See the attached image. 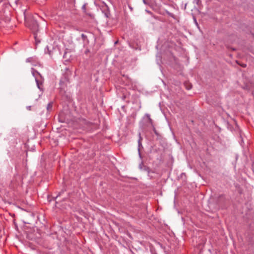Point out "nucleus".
I'll return each instance as SVG.
<instances>
[{"label": "nucleus", "mask_w": 254, "mask_h": 254, "mask_svg": "<svg viewBox=\"0 0 254 254\" xmlns=\"http://www.w3.org/2000/svg\"><path fill=\"white\" fill-rule=\"evenodd\" d=\"M24 21L25 26L33 33L36 43H40V40L38 39L37 33L39 31V24L34 19V17H24Z\"/></svg>", "instance_id": "1"}, {"label": "nucleus", "mask_w": 254, "mask_h": 254, "mask_svg": "<svg viewBox=\"0 0 254 254\" xmlns=\"http://www.w3.org/2000/svg\"><path fill=\"white\" fill-rule=\"evenodd\" d=\"M101 9L103 12L104 13L105 16H109L110 15L109 8L107 5L105 3H104V5L102 6Z\"/></svg>", "instance_id": "2"}, {"label": "nucleus", "mask_w": 254, "mask_h": 254, "mask_svg": "<svg viewBox=\"0 0 254 254\" xmlns=\"http://www.w3.org/2000/svg\"><path fill=\"white\" fill-rule=\"evenodd\" d=\"M17 176H18V175L14 176V179H13L12 181H11V182L10 183V188H11L12 189H14L18 185V184L17 183V182L16 181V178H17Z\"/></svg>", "instance_id": "3"}, {"label": "nucleus", "mask_w": 254, "mask_h": 254, "mask_svg": "<svg viewBox=\"0 0 254 254\" xmlns=\"http://www.w3.org/2000/svg\"><path fill=\"white\" fill-rule=\"evenodd\" d=\"M35 80H36V84H37V87H38V88L40 90H42L43 80L38 79L37 78V77L35 78Z\"/></svg>", "instance_id": "4"}, {"label": "nucleus", "mask_w": 254, "mask_h": 254, "mask_svg": "<svg viewBox=\"0 0 254 254\" xmlns=\"http://www.w3.org/2000/svg\"><path fill=\"white\" fill-rule=\"evenodd\" d=\"M225 195L223 194L220 195L219 196L218 200H217V203L218 204H220L221 202H224L225 201Z\"/></svg>", "instance_id": "5"}, {"label": "nucleus", "mask_w": 254, "mask_h": 254, "mask_svg": "<svg viewBox=\"0 0 254 254\" xmlns=\"http://www.w3.org/2000/svg\"><path fill=\"white\" fill-rule=\"evenodd\" d=\"M26 61L27 62H29V63H32L34 65H36V63H37L36 59L35 58H34V57H30V58H28L26 60Z\"/></svg>", "instance_id": "6"}, {"label": "nucleus", "mask_w": 254, "mask_h": 254, "mask_svg": "<svg viewBox=\"0 0 254 254\" xmlns=\"http://www.w3.org/2000/svg\"><path fill=\"white\" fill-rule=\"evenodd\" d=\"M32 74L34 76H36V74H37L41 78H42L41 75L40 74V73L37 71H36V70H35L34 68H32ZM36 77H35L36 78Z\"/></svg>", "instance_id": "7"}, {"label": "nucleus", "mask_w": 254, "mask_h": 254, "mask_svg": "<svg viewBox=\"0 0 254 254\" xmlns=\"http://www.w3.org/2000/svg\"><path fill=\"white\" fill-rule=\"evenodd\" d=\"M146 116L147 117V118L148 119L149 123L150 124L151 126L152 127H153V126H154L153 122L152 120L150 118L149 115L146 114Z\"/></svg>", "instance_id": "8"}, {"label": "nucleus", "mask_w": 254, "mask_h": 254, "mask_svg": "<svg viewBox=\"0 0 254 254\" xmlns=\"http://www.w3.org/2000/svg\"><path fill=\"white\" fill-rule=\"evenodd\" d=\"M52 107H53V103L50 102L48 104L47 109L48 111H50L52 110Z\"/></svg>", "instance_id": "9"}, {"label": "nucleus", "mask_w": 254, "mask_h": 254, "mask_svg": "<svg viewBox=\"0 0 254 254\" xmlns=\"http://www.w3.org/2000/svg\"><path fill=\"white\" fill-rule=\"evenodd\" d=\"M236 63L243 67H246L247 66V64H240L238 61H236Z\"/></svg>", "instance_id": "10"}, {"label": "nucleus", "mask_w": 254, "mask_h": 254, "mask_svg": "<svg viewBox=\"0 0 254 254\" xmlns=\"http://www.w3.org/2000/svg\"><path fill=\"white\" fill-rule=\"evenodd\" d=\"M153 127V131H154V133H155L156 134L158 135V132H157V130H156V128H155L154 126H153V127Z\"/></svg>", "instance_id": "11"}, {"label": "nucleus", "mask_w": 254, "mask_h": 254, "mask_svg": "<svg viewBox=\"0 0 254 254\" xmlns=\"http://www.w3.org/2000/svg\"><path fill=\"white\" fill-rule=\"evenodd\" d=\"M86 5V4H84L82 6V9L84 10V12H85Z\"/></svg>", "instance_id": "12"}, {"label": "nucleus", "mask_w": 254, "mask_h": 254, "mask_svg": "<svg viewBox=\"0 0 254 254\" xmlns=\"http://www.w3.org/2000/svg\"><path fill=\"white\" fill-rule=\"evenodd\" d=\"M193 20H194V22L195 23L196 25L197 26H198V23H197V22L196 21V19L195 18V17H193Z\"/></svg>", "instance_id": "13"}, {"label": "nucleus", "mask_w": 254, "mask_h": 254, "mask_svg": "<svg viewBox=\"0 0 254 254\" xmlns=\"http://www.w3.org/2000/svg\"><path fill=\"white\" fill-rule=\"evenodd\" d=\"M191 85H188V86L186 87V88L188 89V90H189L191 88Z\"/></svg>", "instance_id": "14"}, {"label": "nucleus", "mask_w": 254, "mask_h": 254, "mask_svg": "<svg viewBox=\"0 0 254 254\" xmlns=\"http://www.w3.org/2000/svg\"><path fill=\"white\" fill-rule=\"evenodd\" d=\"M22 11L23 12V14H24V16H25V14H25V12H26V9H25V8H23V9L22 10Z\"/></svg>", "instance_id": "15"}, {"label": "nucleus", "mask_w": 254, "mask_h": 254, "mask_svg": "<svg viewBox=\"0 0 254 254\" xmlns=\"http://www.w3.org/2000/svg\"><path fill=\"white\" fill-rule=\"evenodd\" d=\"M141 145V141H140V139L138 141V146L139 147Z\"/></svg>", "instance_id": "16"}, {"label": "nucleus", "mask_w": 254, "mask_h": 254, "mask_svg": "<svg viewBox=\"0 0 254 254\" xmlns=\"http://www.w3.org/2000/svg\"><path fill=\"white\" fill-rule=\"evenodd\" d=\"M167 13H168V14L169 16H174L173 14L170 13H169V12H167Z\"/></svg>", "instance_id": "17"}, {"label": "nucleus", "mask_w": 254, "mask_h": 254, "mask_svg": "<svg viewBox=\"0 0 254 254\" xmlns=\"http://www.w3.org/2000/svg\"><path fill=\"white\" fill-rule=\"evenodd\" d=\"M143 2H144L145 4H147V1H146V0H143Z\"/></svg>", "instance_id": "18"}, {"label": "nucleus", "mask_w": 254, "mask_h": 254, "mask_svg": "<svg viewBox=\"0 0 254 254\" xmlns=\"http://www.w3.org/2000/svg\"><path fill=\"white\" fill-rule=\"evenodd\" d=\"M196 1V3L197 4H199V2L200 1V0H195Z\"/></svg>", "instance_id": "19"}, {"label": "nucleus", "mask_w": 254, "mask_h": 254, "mask_svg": "<svg viewBox=\"0 0 254 254\" xmlns=\"http://www.w3.org/2000/svg\"><path fill=\"white\" fill-rule=\"evenodd\" d=\"M82 37H85V35L83 34H82Z\"/></svg>", "instance_id": "20"}, {"label": "nucleus", "mask_w": 254, "mask_h": 254, "mask_svg": "<svg viewBox=\"0 0 254 254\" xmlns=\"http://www.w3.org/2000/svg\"><path fill=\"white\" fill-rule=\"evenodd\" d=\"M88 16H91L92 15L91 14H88Z\"/></svg>", "instance_id": "21"}, {"label": "nucleus", "mask_w": 254, "mask_h": 254, "mask_svg": "<svg viewBox=\"0 0 254 254\" xmlns=\"http://www.w3.org/2000/svg\"><path fill=\"white\" fill-rule=\"evenodd\" d=\"M73 1H75V0H73Z\"/></svg>", "instance_id": "22"}]
</instances>
